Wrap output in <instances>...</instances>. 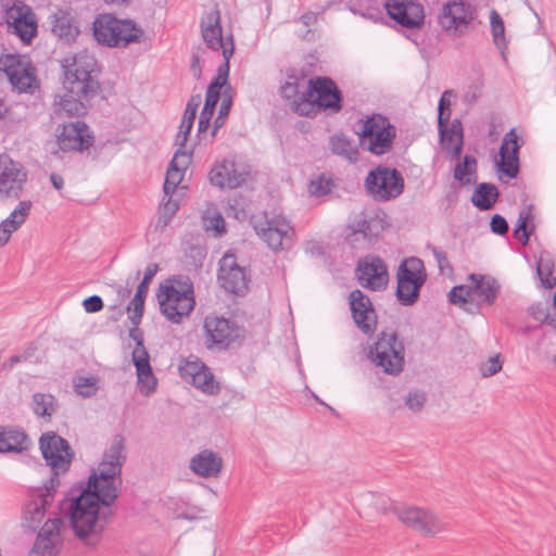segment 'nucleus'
I'll return each mask as SVG.
<instances>
[{"label": "nucleus", "mask_w": 556, "mask_h": 556, "mask_svg": "<svg viewBox=\"0 0 556 556\" xmlns=\"http://www.w3.org/2000/svg\"><path fill=\"white\" fill-rule=\"evenodd\" d=\"M132 363L137 371L139 392L146 396L151 395L156 390L157 380L153 375L150 358H139Z\"/></svg>", "instance_id": "nucleus-39"}, {"label": "nucleus", "mask_w": 556, "mask_h": 556, "mask_svg": "<svg viewBox=\"0 0 556 556\" xmlns=\"http://www.w3.org/2000/svg\"><path fill=\"white\" fill-rule=\"evenodd\" d=\"M27 182L24 165L8 153L0 154V202H14L22 197Z\"/></svg>", "instance_id": "nucleus-11"}, {"label": "nucleus", "mask_w": 556, "mask_h": 556, "mask_svg": "<svg viewBox=\"0 0 556 556\" xmlns=\"http://www.w3.org/2000/svg\"><path fill=\"white\" fill-rule=\"evenodd\" d=\"M229 70L230 65H228L227 62H223L218 66L216 75L210 83L206 90L205 102L202 109V112H204V114L214 115L216 105L220 99L222 90L227 84Z\"/></svg>", "instance_id": "nucleus-34"}, {"label": "nucleus", "mask_w": 556, "mask_h": 556, "mask_svg": "<svg viewBox=\"0 0 556 556\" xmlns=\"http://www.w3.org/2000/svg\"><path fill=\"white\" fill-rule=\"evenodd\" d=\"M475 8L464 0H452L442 7L438 22L443 30L454 36L464 35L475 18Z\"/></svg>", "instance_id": "nucleus-14"}, {"label": "nucleus", "mask_w": 556, "mask_h": 556, "mask_svg": "<svg viewBox=\"0 0 556 556\" xmlns=\"http://www.w3.org/2000/svg\"><path fill=\"white\" fill-rule=\"evenodd\" d=\"M350 10L371 21L381 20V11L377 0H353L350 3Z\"/></svg>", "instance_id": "nucleus-46"}, {"label": "nucleus", "mask_w": 556, "mask_h": 556, "mask_svg": "<svg viewBox=\"0 0 556 556\" xmlns=\"http://www.w3.org/2000/svg\"><path fill=\"white\" fill-rule=\"evenodd\" d=\"M60 485L58 478H50L42 489H38L30 495L23 511V527L36 531L47 515L54 500V492Z\"/></svg>", "instance_id": "nucleus-12"}, {"label": "nucleus", "mask_w": 556, "mask_h": 556, "mask_svg": "<svg viewBox=\"0 0 556 556\" xmlns=\"http://www.w3.org/2000/svg\"><path fill=\"white\" fill-rule=\"evenodd\" d=\"M186 147H178L173 160L170 161L172 166L178 169L186 170L191 162V154L187 152Z\"/></svg>", "instance_id": "nucleus-57"}, {"label": "nucleus", "mask_w": 556, "mask_h": 556, "mask_svg": "<svg viewBox=\"0 0 556 556\" xmlns=\"http://www.w3.org/2000/svg\"><path fill=\"white\" fill-rule=\"evenodd\" d=\"M453 177L457 181L455 189L477 184V160L473 155L466 154L459 161L453 172Z\"/></svg>", "instance_id": "nucleus-38"}, {"label": "nucleus", "mask_w": 556, "mask_h": 556, "mask_svg": "<svg viewBox=\"0 0 556 556\" xmlns=\"http://www.w3.org/2000/svg\"><path fill=\"white\" fill-rule=\"evenodd\" d=\"M498 197L500 192L495 185L481 182L476 187L471 195V202L477 208L488 211L497 202Z\"/></svg>", "instance_id": "nucleus-41"}, {"label": "nucleus", "mask_w": 556, "mask_h": 556, "mask_svg": "<svg viewBox=\"0 0 556 556\" xmlns=\"http://www.w3.org/2000/svg\"><path fill=\"white\" fill-rule=\"evenodd\" d=\"M356 275L359 283L372 291L383 290L389 280L387 266L378 256L359 260Z\"/></svg>", "instance_id": "nucleus-22"}, {"label": "nucleus", "mask_w": 556, "mask_h": 556, "mask_svg": "<svg viewBox=\"0 0 556 556\" xmlns=\"http://www.w3.org/2000/svg\"><path fill=\"white\" fill-rule=\"evenodd\" d=\"M31 441L23 429L4 427L0 430V453H23L28 451Z\"/></svg>", "instance_id": "nucleus-35"}, {"label": "nucleus", "mask_w": 556, "mask_h": 556, "mask_svg": "<svg viewBox=\"0 0 556 556\" xmlns=\"http://www.w3.org/2000/svg\"><path fill=\"white\" fill-rule=\"evenodd\" d=\"M63 527L64 522L61 517L48 518L41 527L28 556H56L63 541L61 535Z\"/></svg>", "instance_id": "nucleus-18"}, {"label": "nucleus", "mask_w": 556, "mask_h": 556, "mask_svg": "<svg viewBox=\"0 0 556 556\" xmlns=\"http://www.w3.org/2000/svg\"><path fill=\"white\" fill-rule=\"evenodd\" d=\"M490 228L492 232L500 236L506 235L509 229L507 220L500 214H495L494 216H492L490 222Z\"/></svg>", "instance_id": "nucleus-62"}, {"label": "nucleus", "mask_w": 556, "mask_h": 556, "mask_svg": "<svg viewBox=\"0 0 556 556\" xmlns=\"http://www.w3.org/2000/svg\"><path fill=\"white\" fill-rule=\"evenodd\" d=\"M502 370V362L500 355L490 357L485 363L480 365L482 377H491Z\"/></svg>", "instance_id": "nucleus-58"}, {"label": "nucleus", "mask_w": 556, "mask_h": 556, "mask_svg": "<svg viewBox=\"0 0 556 556\" xmlns=\"http://www.w3.org/2000/svg\"><path fill=\"white\" fill-rule=\"evenodd\" d=\"M396 278L425 285L427 274L422 261L415 256L404 260L397 268Z\"/></svg>", "instance_id": "nucleus-40"}, {"label": "nucleus", "mask_w": 556, "mask_h": 556, "mask_svg": "<svg viewBox=\"0 0 556 556\" xmlns=\"http://www.w3.org/2000/svg\"><path fill=\"white\" fill-rule=\"evenodd\" d=\"M307 87L308 79L304 75H289L280 88L282 98L291 101L293 110L303 116H309V106H312L306 97Z\"/></svg>", "instance_id": "nucleus-26"}, {"label": "nucleus", "mask_w": 556, "mask_h": 556, "mask_svg": "<svg viewBox=\"0 0 556 556\" xmlns=\"http://www.w3.org/2000/svg\"><path fill=\"white\" fill-rule=\"evenodd\" d=\"M218 280L229 293L241 295L248 290L249 279L245 270L237 264L232 254H225L220 260Z\"/></svg>", "instance_id": "nucleus-23"}, {"label": "nucleus", "mask_w": 556, "mask_h": 556, "mask_svg": "<svg viewBox=\"0 0 556 556\" xmlns=\"http://www.w3.org/2000/svg\"><path fill=\"white\" fill-rule=\"evenodd\" d=\"M306 97L312 106L309 115L317 111L338 113L342 109V92L329 77L317 76L308 79Z\"/></svg>", "instance_id": "nucleus-10"}, {"label": "nucleus", "mask_w": 556, "mask_h": 556, "mask_svg": "<svg viewBox=\"0 0 556 556\" xmlns=\"http://www.w3.org/2000/svg\"><path fill=\"white\" fill-rule=\"evenodd\" d=\"M490 25L493 42L498 49H505L507 46L505 38V25L502 16L496 10L490 12Z\"/></svg>", "instance_id": "nucleus-49"}, {"label": "nucleus", "mask_w": 556, "mask_h": 556, "mask_svg": "<svg viewBox=\"0 0 556 556\" xmlns=\"http://www.w3.org/2000/svg\"><path fill=\"white\" fill-rule=\"evenodd\" d=\"M139 325L129 329V337L136 342V346L132 351V362L139 358H150L149 353L144 348V337L141 329L138 328Z\"/></svg>", "instance_id": "nucleus-51"}, {"label": "nucleus", "mask_w": 556, "mask_h": 556, "mask_svg": "<svg viewBox=\"0 0 556 556\" xmlns=\"http://www.w3.org/2000/svg\"><path fill=\"white\" fill-rule=\"evenodd\" d=\"M39 448L47 465L51 468L52 476L58 478L68 471L75 453L67 440L53 431L45 432L39 439Z\"/></svg>", "instance_id": "nucleus-8"}, {"label": "nucleus", "mask_w": 556, "mask_h": 556, "mask_svg": "<svg viewBox=\"0 0 556 556\" xmlns=\"http://www.w3.org/2000/svg\"><path fill=\"white\" fill-rule=\"evenodd\" d=\"M93 143V136L90 134L86 123L81 121L64 124L58 136L59 149L63 152L84 151Z\"/></svg>", "instance_id": "nucleus-25"}, {"label": "nucleus", "mask_w": 556, "mask_h": 556, "mask_svg": "<svg viewBox=\"0 0 556 556\" xmlns=\"http://www.w3.org/2000/svg\"><path fill=\"white\" fill-rule=\"evenodd\" d=\"M371 364L391 376L400 375L405 364V348L394 330L381 331L367 353Z\"/></svg>", "instance_id": "nucleus-5"}, {"label": "nucleus", "mask_w": 556, "mask_h": 556, "mask_svg": "<svg viewBox=\"0 0 556 556\" xmlns=\"http://www.w3.org/2000/svg\"><path fill=\"white\" fill-rule=\"evenodd\" d=\"M204 331L207 338V346H216L219 350L239 344L243 338L242 329L225 317L207 316L204 320Z\"/></svg>", "instance_id": "nucleus-13"}, {"label": "nucleus", "mask_w": 556, "mask_h": 556, "mask_svg": "<svg viewBox=\"0 0 556 556\" xmlns=\"http://www.w3.org/2000/svg\"><path fill=\"white\" fill-rule=\"evenodd\" d=\"M56 401L52 394L34 393L31 396V408L36 416L51 419L56 410Z\"/></svg>", "instance_id": "nucleus-43"}, {"label": "nucleus", "mask_w": 556, "mask_h": 556, "mask_svg": "<svg viewBox=\"0 0 556 556\" xmlns=\"http://www.w3.org/2000/svg\"><path fill=\"white\" fill-rule=\"evenodd\" d=\"M203 222L207 230H214L218 236L225 232V220L219 212L211 214L210 211H206L203 216Z\"/></svg>", "instance_id": "nucleus-55"}, {"label": "nucleus", "mask_w": 556, "mask_h": 556, "mask_svg": "<svg viewBox=\"0 0 556 556\" xmlns=\"http://www.w3.org/2000/svg\"><path fill=\"white\" fill-rule=\"evenodd\" d=\"M367 194L378 202L397 199L404 191L405 182L400 170L387 165H378L369 170L365 179Z\"/></svg>", "instance_id": "nucleus-7"}, {"label": "nucleus", "mask_w": 556, "mask_h": 556, "mask_svg": "<svg viewBox=\"0 0 556 556\" xmlns=\"http://www.w3.org/2000/svg\"><path fill=\"white\" fill-rule=\"evenodd\" d=\"M429 249L431 250L441 273H443L445 270H448V271L453 270V267H452V265L447 258V255L444 251L440 250L439 248H437L434 245L429 247Z\"/></svg>", "instance_id": "nucleus-60"}, {"label": "nucleus", "mask_w": 556, "mask_h": 556, "mask_svg": "<svg viewBox=\"0 0 556 556\" xmlns=\"http://www.w3.org/2000/svg\"><path fill=\"white\" fill-rule=\"evenodd\" d=\"M96 40L110 48H126L140 42L144 31L130 20H119L112 14H100L92 24Z\"/></svg>", "instance_id": "nucleus-4"}, {"label": "nucleus", "mask_w": 556, "mask_h": 556, "mask_svg": "<svg viewBox=\"0 0 556 556\" xmlns=\"http://www.w3.org/2000/svg\"><path fill=\"white\" fill-rule=\"evenodd\" d=\"M161 312L172 323L179 324L193 311V283L188 277L177 276L161 285L157 292Z\"/></svg>", "instance_id": "nucleus-3"}, {"label": "nucleus", "mask_w": 556, "mask_h": 556, "mask_svg": "<svg viewBox=\"0 0 556 556\" xmlns=\"http://www.w3.org/2000/svg\"><path fill=\"white\" fill-rule=\"evenodd\" d=\"M397 516L403 523L427 535H435L446 527L435 514L419 507L403 508Z\"/></svg>", "instance_id": "nucleus-20"}, {"label": "nucleus", "mask_w": 556, "mask_h": 556, "mask_svg": "<svg viewBox=\"0 0 556 556\" xmlns=\"http://www.w3.org/2000/svg\"><path fill=\"white\" fill-rule=\"evenodd\" d=\"M168 199L164 201L159 211V224H162V227H165L168 225L173 216L178 210V202L174 201L170 195H167Z\"/></svg>", "instance_id": "nucleus-56"}, {"label": "nucleus", "mask_w": 556, "mask_h": 556, "mask_svg": "<svg viewBox=\"0 0 556 556\" xmlns=\"http://www.w3.org/2000/svg\"><path fill=\"white\" fill-rule=\"evenodd\" d=\"M334 187V182L331 177L321 174L316 179L311 180L308 185V191L313 197H324L329 194Z\"/></svg>", "instance_id": "nucleus-50"}, {"label": "nucleus", "mask_w": 556, "mask_h": 556, "mask_svg": "<svg viewBox=\"0 0 556 556\" xmlns=\"http://www.w3.org/2000/svg\"><path fill=\"white\" fill-rule=\"evenodd\" d=\"M439 134L441 143L443 148L451 153V157L453 160L459 159L464 143L460 121L454 119L450 127L440 128Z\"/></svg>", "instance_id": "nucleus-36"}, {"label": "nucleus", "mask_w": 556, "mask_h": 556, "mask_svg": "<svg viewBox=\"0 0 556 556\" xmlns=\"http://www.w3.org/2000/svg\"><path fill=\"white\" fill-rule=\"evenodd\" d=\"M254 229L274 251L289 248L293 242L294 229L286 217L266 219L263 224L255 225Z\"/></svg>", "instance_id": "nucleus-16"}, {"label": "nucleus", "mask_w": 556, "mask_h": 556, "mask_svg": "<svg viewBox=\"0 0 556 556\" xmlns=\"http://www.w3.org/2000/svg\"><path fill=\"white\" fill-rule=\"evenodd\" d=\"M470 292L471 290L466 289L464 286L453 287L448 292V301L452 304L463 306L466 311H470V308L467 307V305H472V303L468 301Z\"/></svg>", "instance_id": "nucleus-54"}, {"label": "nucleus", "mask_w": 556, "mask_h": 556, "mask_svg": "<svg viewBox=\"0 0 556 556\" xmlns=\"http://www.w3.org/2000/svg\"><path fill=\"white\" fill-rule=\"evenodd\" d=\"M330 148L333 154L339 155L350 162L358 160V149L353 141L344 135H333L330 138Z\"/></svg>", "instance_id": "nucleus-42"}, {"label": "nucleus", "mask_w": 556, "mask_h": 556, "mask_svg": "<svg viewBox=\"0 0 556 556\" xmlns=\"http://www.w3.org/2000/svg\"><path fill=\"white\" fill-rule=\"evenodd\" d=\"M351 232L348 239L354 243L358 236L363 238L367 243H371L376 239L381 230L380 222L377 218H366L361 216L353 220L350 225Z\"/></svg>", "instance_id": "nucleus-37"}, {"label": "nucleus", "mask_w": 556, "mask_h": 556, "mask_svg": "<svg viewBox=\"0 0 556 556\" xmlns=\"http://www.w3.org/2000/svg\"><path fill=\"white\" fill-rule=\"evenodd\" d=\"M468 279L472 282L471 293L489 306L493 305L500 293L501 286L496 279L480 274H470Z\"/></svg>", "instance_id": "nucleus-33"}, {"label": "nucleus", "mask_w": 556, "mask_h": 556, "mask_svg": "<svg viewBox=\"0 0 556 556\" xmlns=\"http://www.w3.org/2000/svg\"><path fill=\"white\" fill-rule=\"evenodd\" d=\"M0 71L7 75L12 88L20 93L33 94L39 88L36 67L17 54L0 56Z\"/></svg>", "instance_id": "nucleus-9"}, {"label": "nucleus", "mask_w": 556, "mask_h": 556, "mask_svg": "<svg viewBox=\"0 0 556 556\" xmlns=\"http://www.w3.org/2000/svg\"><path fill=\"white\" fill-rule=\"evenodd\" d=\"M426 403V394L420 391L410 392L406 397V405L412 410H420Z\"/></svg>", "instance_id": "nucleus-61"}, {"label": "nucleus", "mask_w": 556, "mask_h": 556, "mask_svg": "<svg viewBox=\"0 0 556 556\" xmlns=\"http://www.w3.org/2000/svg\"><path fill=\"white\" fill-rule=\"evenodd\" d=\"M66 92L55 103V113L80 116L87 111L83 100L93 97L100 89L97 79V60L89 54H77L70 64H63Z\"/></svg>", "instance_id": "nucleus-2"}, {"label": "nucleus", "mask_w": 556, "mask_h": 556, "mask_svg": "<svg viewBox=\"0 0 556 556\" xmlns=\"http://www.w3.org/2000/svg\"><path fill=\"white\" fill-rule=\"evenodd\" d=\"M83 306L87 313H98L104 304L99 295H91L83 301Z\"/></svg>", "instance_id": "nucleus-64"}, {"label": "nucleus", "mask_w": 556, "mask_h": 556, "mask_svg": "<svg viewBox=\"0 0 556 556\" xmlns=\"http://www.w3.org/2000/svg\"><path fill=\"white\" fill-rule=\"evenodd\" d=\"M522 142L519 141V137L515 128L507 131L501 142L500 147V160L496 162V170L502 173L509 179H514L519 174V151Z\"/></svg>", "instance_id": "nucleus-21"}, {"label": "nucleus", "mask_w": 556, "mask_h": 556, "mask_svg": "<svg viewBox=\"0 0 556 556\" xmlns=\"http://www.w3.org/2000/svg\"><path fill=\"white\" fill-rule=\"evenodd\" d=\"M7 22L23 40L30 41L37 34L35 14L25 4L13 5L7 11Z\"/></svg>", "instance_id": "nucleus-28"}, {"label": "nucleus", "mask_w": 556, "mask_h": 556, "mask_svg": "<svg viewBox=\"0 0 556 556\" xmlns=\"http://www.w3.org/2000/svg\"><path fill=\"white\" fill-rule=\"evenodd\" d=\"M424 285L414 281H404L397 278L396 298L400 304L410 306L415 304L419 298L420 289Z\"/></svg>", "instance_id": "nucleus-44"}, {"label": "nucleus", "mask_w": 556, "mask_h": 556, "mask_svg": "<svg viewBox=\"0 0 556 556\" xmlns=\"http://www.w3.org/2000/svg\"><path fill=\"white\" fill-rule=\"evenodd\" d=\"M126 462L125 439L114 435L97 471L85 486L71 490L70 522L75 535L87 546H97L112 522V505L122 485V468Z\"/></svg>", "instance_id": "nucleus-1"}, {"label": "nucleus", "mask_w": 556, "mask_h": 556, "mask_svg": "<svg viewBox=\"0 0 556 556\" xmlns=\"http://www.w3.org/2000/svg\"><path fill=\"white\" fill-rule=\"evenodd\" d=\"M361 123V144L375 155L389 153L396 137V128L389 119L381 114H374Z\"/></svg>", "instance_id": "nucleus-6"}, {"label": "nucleus", "mask_w": 556, "mask_h": 556, "mask_svg": "<svg viewBox=\"0 0 556 556\" xmlns=\"http://www.w3.org/2000/svg\"><path fill=\"white\" fill-rule=\"evenodd\" d=\"M33 208L30 200H22L17 203L10 215L0 223V247H3L27 219Z\"/></svg>", "instance_id": "nucleus-32"}, {"label": "nucleus", "mask_w": 556, "mask_h": 556, "mask_svg": "<svg viewBox=\"0 0 556 556\" xmlns=\"http://www.w3.org/2000/svg\"><path fill=\"white\" fill-rule=\"evenodd\" d=\"M184 173H185L184 170L169 165L167 173H166L164 186H163V191H164L165 195H170L172 193L175 192L176 188L178 187V185L181 182V180L184 178Z\"/></svg>", "instance_id": "nucleus-52"}, {"label": "nucleus", "mask_w": 556, "mask_h": 556, "mask_svg": "<svg viewBox=\"0 0 556 556\" xmlns=\"http://www.w3.org/2000/svg\"><path fill=\"white\" fill-rule=\"evenodd\" d=\"M190 469L202 478H216L223 468V459L212 450H203L190 460Z\"/></svg>", "instance_id": "nucleus-31"}, {"label": "nucleus", "mask_w": 556, "mask_h": 556, "mask_svg": "<svg viewBox=\"0 0 556 556\" xmlns=\"http://www.w3.org/2000/svg\"><path fill=\"white\" fill-rule=\"evenodd\" d=\"M159 269L157 264L152 263L149 264L146 268L143 279L139 283L135 296L129 303L127 311L129 313V319L132 325L137 326L141 323L143 309H144V300L149 291V285L153 277L156 275Z\"/></svg>", "instance_id": "nucleus-30"}, {"label": "nucleus", "mask_w": 556, "mask_h": 556, "mask_svg": "<svg viewBox=\"0 0 556 556\" xmlns=\"http://www.w3.org/2000/svg\"><path fill=\"white\" fill-rule=\"evenodd\" d=\"M233 92H235L233 88L227 83L226 86L223 88V92L220 94V96H223L222 104L219 108L218 115L214 121V128L212 131L213 136H215L217 130L220 127H223L224 124L226 123V119H227L229 112L231 110V106H232Z\"/></svg>", "instance_id": "nucleus-47"}, {"label": "nucleus", "mask_w": 556, "mask_h": 556, "mask_svg": "<svg viewBox=\"0 0 556 556\" xmlns=\"http://www.w3.org/2000/svg\"><path fill=\"white\" fill-rule=\"evenodd\" d=\"M75 391L83 397H91L98 391L97 378L94 377H79L75 381Z\"/></svg>", "instance_id": "nucleus-53"}, {"label": "nucleus", "mask_w": 556, "mask_h": 556, "mask_svg": "<svg viewBox=\"0 0 556 556\" xmlns=\"http://www.w3.org/2000/svg\"><path fill=\"white\" fill-rule=\"evenodd\" d=\"M554 262L549 257L540 256L536 273L544 288L553 289L556 286V277L553 276Z\"/></svg>", "instance_id": "nucleus-48"}, {"label": "nucleus", "mask_w": 556, "mask_h": 556, "mask_svg": "<svg viewBox=\"0 0 556 556\" xmlns=\"http://www.w3.org/2000/svg\"><path fill=\"white\" fill-rule=\"evenodd\" d=\"M193 122H187L185 119H181V124L179 126V131L176 136L175 144L178 147H186V143L189 138V134L192 129Z\"/></svg>", "instance_id": "nucleus-63"}, {"label": "nucleus", "mask_w": 556, "mask_h": 556, "mask_svg": "<svg viewBox=\"0 0 556 556\" xmlns=\"http://www.w3.org/2000/svg\"><path fill=\"white\" fill-rule=\"evenodd\" d=\"M533 218V206L527 205L519 212L517 225L513 231V236L522 244L527 245L530 236L533 232V226L529 227L528 223Z\"/></svg>", "instance_id": "nucleus-45"}, {"label": "nucleus", "mask_w": 556, "mask_h": 556, "mask_svg": "<svg viewBox=\"0 0 556 556\" xmlns=\"http://www.w3.org/2000/svg\"><path fill=\"white\" fill-rule=\"evenodd\" d=\"M389 16L402 27L420 28L425 23L424 5L414 0H388L384 3Z\"/></svg>", "instance_id": "nucleus-19"}, {"label": "nucleus", "mask_w": 556, "mask_h": 556, "mask_svg": "<svg viewBox=\"0 0 556 556\" xmlns=\"http://www.w3.org/2000/svg\"><path fill=\"white\" fill-rule=\"evenodd\" d=\"M201 30L203 40L212 50H222L224 62L229 65L230 58L235 51V43L232 35L223 37V29L220 26V13L214 10L205 15L201 22Z\"/></svg>", "instance_id": "nucleus-15"}, {"label": "nucleus", "mask_w": 556, "mask_h": 556, "mask_svg": "<svg viewBox=\"0 0 556 556\" xmlns=\"http://www.w3.org/2000/svg\"><path fill=\"white\" fill-rule=\"evenodd\" d=\"M531 314L533 315V317L536 320H542V321L546 323L547 325L556 328V316L553 314L546 313L541 304L533 305L531 307Z\"/></svg>", "instance_id": "nucleus-59"}, {"label": "nucleus", "mask_w": 556, "mask_h": 556, "mask_svg": "<svg viewBox=\"0 0 556 556\" xmlns=\"http://www.w3.org/2000/svg\"><path fill=\"white\" fill-rule=\"evenodd\" d=\"M51 33L64 43H71L79 35L78 23L73 14L65 10H58L48 17Z\"/></svg>", "instance_id": "nucleus-29"}, {"label": "nucleus", "mask_w": 556, "mask_h": 556, "mask_svg": "<svg viewBox=\"0 0 556 556\" xmlns=\"http://www.w3.org/2000/svg\"><path fill=\"white\" fill-rule=\"evenodd\" d=\"M248 174L235 162L224 160L213 166L208 177L215 187L235 189L245 182Z\"/></svg>", "instance_id": "nucleus-27"}, {"label": "nucleus", "mask_w": 556, "mask_h": 556, "mask_svg": "<svg viewBox=\"0 0 556 556\" xmlns=\"http://www.w3.org/2000/svg\"><path fill=\"white\" fill-rule=\"evenodd\" d=\"M180 376L205 394L215 395L220 391L219 382L215 380L213 372L199 358H187L179 365Z\"/></svg>", "instance_id": "nucleus-17"}, {"label": "nucleus", "mask_w": 556, "mask_h": 556, "mask_svg": "<svg viewBox=\"0 0 556 556\" xmlns=\"http://www.w3.org/2000/svg\"><path fill=\"white\" fill-rule=\"evenodd\" d=\"M349 299L352 317L356 326L365 334H374L377 326V315L369 298L361 290H353Z\"/></svg>", "instance_id": "nucleus-24"}]
</instances>
